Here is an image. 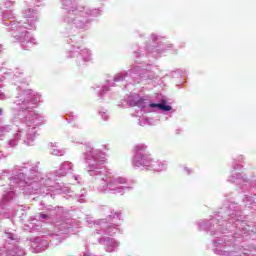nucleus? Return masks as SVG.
<instances>
[{"mask_svg":"<svg viewBox=\"0 0 256 256\" xmlns=\"http://www.w3.org/2000/svg\"><path fill=\"white\" fill-rule=\"evenodd\" d=\"M1 113H3V110L0 109V115H1Z\"/></svg>","mask_w":256,"mask_h":256,"instance_id":"nucleus-2","label":"nucleus"},{"mask_svg":"<svg viewBox=\"0 0 256 256\" xmlns=\"http://www.w3.org/2000/svg\"><path fill=\"white\" fill-rule=\"evenodd\" d=\"M150 107L152 108L158 107V109H161L162 111H171V106H167L163 103H159V104L152 103L150 104Z\"/></svg>","mask_w":256,"mask_h":256,"instance_id":"nucleus-1","label":"nucleus"}]
</instances>
